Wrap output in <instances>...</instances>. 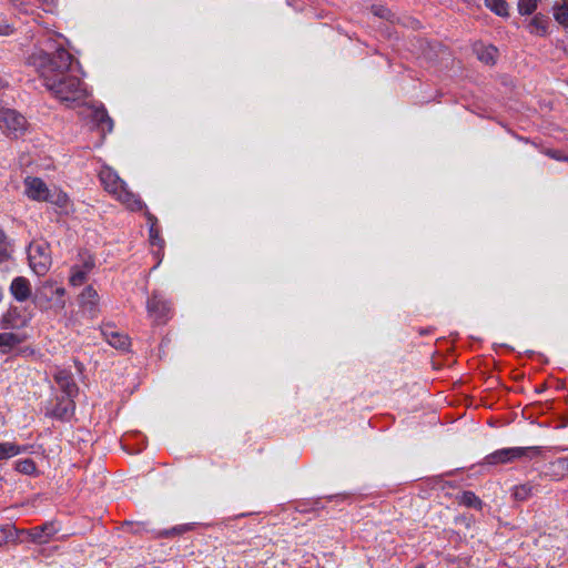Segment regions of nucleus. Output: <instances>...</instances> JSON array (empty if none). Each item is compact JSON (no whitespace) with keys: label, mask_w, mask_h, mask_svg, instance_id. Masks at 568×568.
Instances as JSON below:
<instances>
[{"label":"nucleus","mask_w":568,"mask_h":568,"mask_svg":"<svg viewBox=\"0 0 568 568\" xmlns=\"http://www.w3.org/2000/svg\"><path fill=\"white\" fill-rule=\"evenodd\" d=\"M73 55L59 48L51 55L40 52L28 58L44 81V85L62 101H78L85 97V88L77 75L70 74Z\"/></svg>","instance_id":"nucleus-1"},{"label":"nucleus","mask_w":568,"mask_h":568,"mask_svg":"<svg viewBox=\"0 0 568 568\" xmlns=\"http://www.w3.org/2000/svg\"><path fill=\"white\" fill-rule=\"evenodd\" d=\"M99 178L104 190L114 196L125 209L134 212L141 211L144 207L139 195L130 191L124 181L111 168L103 166Z\"/></svg>","instance_id":"nucleus-2"},{"label":"nucleus","mask_w":568,"mask_h":568,"mask_svg":"<svg viewBox=\"0 0 568 568\" xmlns=\"http://www.w3.org/2000/svg\"><path fill=\"white\" fill-rule=\"evenodd\" d=\"M542 454L540 447H513V448H504L491 453L486 456L485 463L488 465H498L511 463L516 459L520 458H536Z\"/></svg>","instance_id":"nucleus-3"},{"label":"nucleus","mask_w":568,"mask_h":568,"mask_svg":"<svg viewBox=\"0 0 568 568\" xmlns=\"http://www.w3.org/2000/svg\"><path fill=\"white\" fill-rule=\"evenodd\" d=\"M0 128L12 134L14 138L23 134L28 129L26 118L11 109H0Z\"/></svg>","instance_id":"nucleus-4"},{"label":"nucleus","mask_w":568,"mask_h":568,"mask_svg":"<svg viewBox=\"0 0 568 568\" xmlns=\"http://www.w3.org/2000/svg\"><path fill=\"white\" fill-rule=\"evenodd\" d=\"M64 294V287L55 286V283L53 281H45L37 288L36 301L38 302L41 308H48L53 296L57 295V305L59 308L62 310L65 306V302L62 300Z\"/></svg>","instance_id":"nucleus-5"},{"label":"nucleus","mask_w":568,"mask_h":568,"mask_svg":"<svg viewBox=\"0 0 568 568\" xmlns=\"http://www.w3.org/2000/svg\"><path fill=\"white\" fill-rule=\"evenodd\" d=\"M29 263L36 274L43 276L51 265V255L49 253L48 246H30Z\"/></svg>","instance_id":"nucleus-6"},{"label":"nucleus","mask_w":568,"mask_h":568,"mask_svg":"<svg viewBox=\"0 0 568 568\" xmlns=\"http://www.w3.org/2000/svg\"><path fill=\"white\" fill-rule=\"evenodd\" d=\"M148 313L158 325L165 324L171 314V307L159 294L154 293L148 301Z\"/></svg>","instance_id":"nucleus-7"},{"label":"nucleus","mask_w":568,"mask_h":568,"mask_svg":"<svg viewBox=\"0 0 568 568\" xmlns=\"http://www.w3.org/2000/svg\"><path fill=\"white\" fill-rule=\"evenodd\" d=\"M26 194L39 202H44L49 199L50 190L47 184L40 179L36 176H27L24 179Z\"/></svg>","instance_id":"nucleus-8"},{"label":"nucleus","mask_w":568,"mask_h":568,"mask_svg":"<svg viewBox=\"0 0 568 568\" xmlns=\"http://www.w3.org/2000/svg\"><path fill=\"white\" fill-rule=\"evenodd\" d=\"M57 532L58 529L55 528L54 521L44 523L27 531L30 541L38 545L48 544Z\"/></svg>","instance_id":"nucleus-9"},{"label":"nucleus","mask_w":568,"mask_h":568,"mask_svg":"<svg viewBox=\"0 0 568 568\" xmlns=\"http://www.w3.org/2000/svg\"><path fill=\"white\" fill-rule=\"evenodd\" d=\"M101 332L106 342L118 349H128L131 342L130 337L115 329L111 324H105L101 327Z\"/></svg>","instance_id":"nucleus-10"},{"label":"nucleus","mask_w":568,"mask_h":568,"mask_svg":"<svg viewBox=\"0 0 568 568\" xmlns=\"http://www.w3.org/2000/svg\"><path fill=\"white\" fill-rule=\"evenodd\" d=\"M10 292L18 302H24L31 296V284L26 277L18 276L12 281Z\"/></svg>","instance_id":"nucleus-11"},{"label":"nucleus","mask_w":568,"mask_h":568,"mask_svg":"<svg viewBox=\"0 0 568 568\" xmlns=\"http://www.w3.org/2000/svg\"><path fill=\"white\" fill-rule=\"evenodd\" d=\"M54 381L65 394V397H73L78 393V386L73 382L72 375L67 371H58L54 375Z\"/></svg>","instance_id":"nucleus-12"},{"label":"nucleus","mask_w":568,"mask_h":568,"mask_svg":"<svg viewBox=\"0 0 568 568\" xmlns=\"http://www.w3.org/2000/svg\"><path fill=\"white\" fill-rule=\"evenodd\" d=\"M91 120L101 132L102 138L105 135V133L111 132L113 128V122L104 109H94L91 112Z\"/></svg>","instance_id":"nucleus-13"},{"label":"nucleus","mask_w":568,"mask_h":568,"mask_svg":"<svg viewBox=\"0 0 568 568\" xmlns=\"http://www.w3.org/2000/svg\"><path fill=\"white\" fill-rule=\"evenodd\" d=\"M474 51L477 58L487 65L496 63L498 50L494 45H485L484 43H475Z\"/></svg>","instance_id":"nucleus-14"},{"label":"nucleus","mask_w":568,"mask_h":568,"mask_svg":"<svg viewBox=\"0 0 568 568\" xmlns=\"http://www.w3.org/2000/svg\"><path fill=\"white\" fill-rule=\"evenodd\" d=\"M74 412V402L72 397H62L57 406L51 410L53 417L68 419Z\"/></svg>","instance_id":"nucleus-15"},{"label":"nucleus","mask_w":568,"mask_h":568,"mask_svg":"<svg viewBox=\"0 0 568 568\" xmlns=\"http://www.w3.org/2000/svg\"><path fill=\"white\" fill-rule=\"evenodd\" d=\"M549 19L547 16L538 13L529 22L528 29L531 34L545 37L548 33Z\"/></svg>","instance_id":"nucleus-16"},{"label":"nucleus","mask_w":568,"mask_h":568,"mask_svg":"<svg viewBox=\"0 0 568 568\" xmlns=\"http://www.w3.org/2000/svg\"><path fill=\"white\" fill-rule=\"evenodd\" d=\"M26 336H20L14 333H0V352L9 353L13 347L23 343Z\"/></svg>","instance_id":"nucleus-17"},{"label":"nucleus","mask_w":568,"mask_h":568,"mask_svg":"<svg viewBox=\"0 0 568 568\" xmlns=\"http://www.w3.org/2000/svg\"><path fill=\"white\" fill-rule=\"evenodd\" d=\"M100 296L92 286H87L80 294V303L90 311H95L99 305Z\"/></svg>","instance_id":"nucleus-18"},{"label":"nucleus","mask_w":568,"mask_h":568,"mask_svg":"<svg viewBox=\"0 0 568 568\" xmlns=\"http://www.w3.org/2000/svg\"><path fill=\"white\" fill-rule=\"evenodd\" d=\"M555 20L564 26L568 27V0H557L552 7Z\"/></svg>","instance_id":"nucleus-19"},{"label":"nucleus","mask_w":568,"mask_h":568,"mask_svg":"<svg viewBox=\"0 0 568 568\" xmlns=\"http://www.w3.org/2000/svg\"><path fill=\"white\" fill-rule=\"evenodd\" d=\"M459 504L475 509L483 508V501L473 491H464L459 497Z\"/></svg>","instance_id":"nucleus-20"},{"label":"nucleus","mask_w":568,"mask_h":568,"mask_svg":"<svg viewBox=\"0 0 568 568\" xmlns=\"http://www.w3.org/2000/svg\"><path fill=\"white\" fill-rule=\"evenodd\" d=\"M485 4L498 16H508V4L505 0H485Z\"/></svg>","instance_id":"nucleus-21"},{"label":"nucleus","mask_w":568,"mask_h":568,"mask_svg":"<svg viewBox=\"0 0 568 568\" xmlns=\"http://www.w3.org/2000/svg\"><path fill=\"white\" fill-rule=\"evenodd\" d=\"M44 202H50L54 205H57L58 207H65L69 203V196L67 195V193L62 192V191H53L49 193V199H47Z\"/></svg>","instance_id":"nucleus-22"},{"label":"nucleus","mask_w":568,"mask_h":568,"mask_svg":"<svg viewBox=\"0 0 568 568\" xmlns=\"http://www.w3.org/2000/svg\"><path fill=\"white\" fill-rule=\"evenodd\" d=\"M20 453V447L12 443L0 444V460L8 459Z\"/></svg>","instance_id":"nucleus-23"},{"label":"nucleus","mask_w":568,"mask_h":568,"mask_svg":"<svg viewBox=\"0 0 568 568\" xmlns=\"http://www.w3.org/2000/svg\"><path fill=\"white\" fill-rule=\"evenodd\" d=\"M372 12L374 16H376L381 19H385L389 22H395V20H396L395 14L388 8L381 6V4L372 6Z\"/></svg>","instance_id":"nucleus-24"},{"label":"nucleus","mask_w":568,"mask_h":568,"mask_svg":"<svg viewBox=\"0 0 568 568\" xmlns=\"http://www.w3.org/2000/svg\"><path fill=\"white\" fill-rule=\"evenodd\" d=\"M87 274L84 270L80 268L79 266L72 267V273L70 276V284L73 286H80L82 285L87 280Z\"/></svg>","instance_id":"nucleus-25"},{"label":"nucleus","mask_w":568,"mask_h":568,"mask_svg":"<svg viewBox=\"0 0 568 568\" xmlns=\"http://www.w3.org/2000/svg\"><path fill=\"white\" fill-rule=\"evenodd\" d=\"M534 487L529 484H524L515 487L514 497L517 500H526L532 495Z\"/></svg>","instance_id":"nucleus-26"},{"label":"nucleus","mask_w":568,"mask_h":568,"mask_svg":"<svg viewBox=\"0 0 568 568\" xmlns=\"http://www.w3.org/2000/svg\"><path fill=\"white\" fill-rule=\"evenodd\" d=\"M146 217H148L149 222L151 223V225H150L151 243L153 245L159 244L161 246L162 240L159 236V230L156 227V219L149 212L146 213Z\"/></svg>","instance_id":"nucleus-27"},{"label":"nucleus","mask_w":568,"mask_h":568,"mask_svg":"<svg viewBox=\"0 0 568 568\" xmlns=\"http://www.w3.org/2000/svg\"><path fill=\"white\" fill-rule=\"evenodd\" d=\"M10 256V244L4 232L0 230V262L8 261Z\"/></svg>","instance_id":"nucleus-28"},{"label":"nucleus","mask_w":568,"mask_h":568,"mask_svg":"<svg viewBox=\"0 0 568 568\" xmlns=\"http://www.w3.org/2000/svg\"><path fill=\"white\" fill-rule=\"evenodd\" d=\"M538 0H519L518 11L520 14H530L537 9Z\"/></svg>","instance_id":"nucleus-29"},{"label":"nucleus","mask_w":568,"mask_h":568,"mask_svg":"<svg viewBox=\"0 0 568 568\" xmlns=\"http://www.w3.org/2000/svg\"><path fill=\"white\" fill-rule=\"evenodd\" d=\"M17 470L23 474H33L37 469L36 464L32 459H24L17 463Z\"/></svg>","instance_id":"nucleus-30"},{"label":"nucleus","mask_w":568,"mask_h":568,"mask_svg":"<svg viewBox=\"0 0 568 568\" xmlns=\"http://www.w3.org/2000/svg\"><path fill=\"white\" fill-rule=\"evenodd\" d=\"M80 257L82 260V266L80 268L84 270L88 273L91 272L94 267L93 256L87 252H82L80 253Z\"/></svg>","instance_id":"nucleus-31"},{"label":"nucleus","mask_w":568,"mask_h":568,"mask_svg":"<svg viewBox=\"0 0 568 568\" xmlns=\"http://www.w3.org/2000/svg\"><path fill=\"white\" fill-rule=\"evenodd\" d=\"M191 529H192V527L190 525H182V526H179V527H174L171 530H165L161 535L165 536V537H171V536H175V535H181V534H183L185 531H189Z\"/></svg>","instance_id":"nucleus-32"},{"label":"nucleus","mask_w":568,"mask_h":568,"mask_svg":"<svg viewBox=\"0 0 568 568\" xmlns=\"http://www.w3.org/2000/svg\"><path fill=\"white\" fill-rule=\"evenodd\" d=\"M545 154L551 159H555V160H558V161H568V156L565 155L561 151L559 150H552V149H547L545 151Z\"/></svg>","instance_id":"nucleus-33"},{"label":"nucleus","mask_w":568,"mask_h":568,"mask_svg":"<svg viewBox=\"0 0 568 568\" xmlns=\"http://www.w3.org/2000/svg\"><path fill=\"white\" fill-rule=\"evenodd\" d=\"M557 466L561 469V476H565L568 474V459L560 458L557 460V463L552 464V466Z\"/></svg>","instance_id":"nucleus-34"},{"label":"nucleus","mask_w":568,"mask_h":568,"mask_svg":"<svg viewBox=\"0 0 568 568\" xmlns=\"http://www.w3.org/2000/svg\"><path fill=\"white\" fill-rule=\"evenodd\" d=\"M9 538V531L6 528L0 529V547L4 544H7Z\"/></svg>","instance_id":"nucleus-35"},{"label":"nucleus","mask_w":568,"mask_h":568,"mask_svg":"<svg viewBox=\"0 0 568 568\" xmlns=\"http://www.w3.org/2000/svg\"><path fill=\"white\" fill-rule=\"evenodd\" d=\"M43 4H52L54 0H40Z\"/></svg>","instance_id":"nucleus-36"},{"label":"nucleus","mask_w":568,"mask_h":568,"mask_svg":"<svg viewBox=\"0 0 568 568\" xmlns=\"http://www.w3.org/2000/svg\"><path fill=\"white\" fill-rule=\"evenodd\" d=\"M4 84L2 82V79L0 78V88H2Z\"/></svg>","instance_id":"nucleus-37"}]
</instances>
